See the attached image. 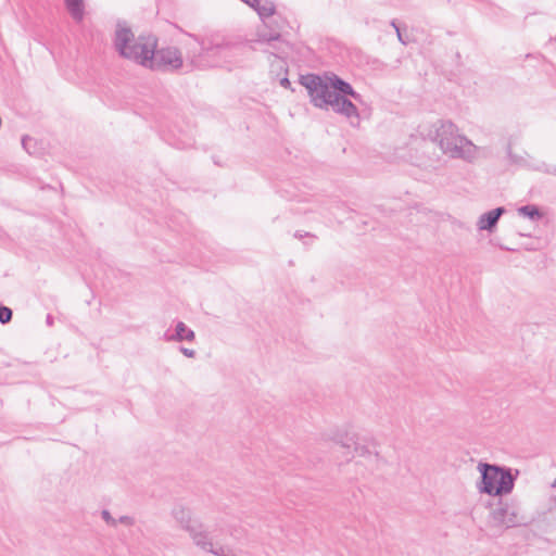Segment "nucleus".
<instances>
[{
    "label": "nucleus",
    "mask_w": 556,
    "mask_h": 556,
    "mask_svg": "<svg viewBox=\"0 0 556 556\" xmlns=\"http://www.w3.org/2000/svg\"><path fill=\"white\" fill-rule=\"evenodd\" d=\"M115 46L122 56L149 67L157 39L151 35H135L127 27L116 30Z\"/></svg>",
    "instance_id": "f257e3e1"
},
{
    "label": "nucleus",
    "mask_w": 556,
    "mask_h": 556,
    "mask_svg": "<svg viewBox=\"0 0 556 556\" xmlns=\"http://www.w3.org/2000/svg\"><path fill=\"white\" fill-rule=\"evenodd\" d=\"M330 78L331 77L321 78L316 75H305L301 78V84L307 89L312 101L318 108L331 105L337 97V94L331 91Z\"/></svg>",
    "instance_id": "f03ea898"
},
{
    "label": "nucleus",
    "mask_w": 556,
    "mask_h": 556,
    "mask_svg": "<svg viewBox=\"0 0 556 556\" xmlns=\"http://www.w3.org/2000/svg\"><path fill=\"white\" fill-rule=\"evenodd\" d=\"M513 486V479L509 473L493 466H485L483 470V491L488 494L497 495L509 492Z\"/></svg>",
    "instance_id": "7ed1b4c3"
},
{
    "label": "nucleus",
    "mask_w": 556,
    "mask_h": 556,
    "mask_svg": "<svg viewBox=\"0 0 556 556\" xmlns=\"http://www.w3.org/2000/svg\"><path fill=\"white\" fill-rule=\"evenodd\" d=\"M182 65V56L176 47L167 46L154 50L149 68L177 70Z\"/></svg>",
    "instance_id": "20e7f679"
},
{
    "label": "nucleus",
    "mask_w": 556,
    "mask_h": 556,
    "mask_svg": "<svg viewBox=\"0 0 556 556\" xmlns=\"http://www.w3.org/2000/svg\"><path fill=\"white\" fill-rule=\"evenodd\" d=\"M330 106H332L337 112L344 113L348 116L356 114V108L354 104L339 96L334 98Z\"/></svg>",
    "instance_id": "39448f33"
},
{
    "label": "nucleus",
    "mask_w": 556,
    "mask_h": 556,
    "mask_svg": "<svg viewBox=\"0 0 556 556\" xmlns=\"http://www.w3.org/2000/svg\"><path fill=\"white\" fill-rule=\"evenodd\" d=\"M65 4L74 20H83L85 13V0H65Z\"/></svg>",
    "instance_id": "423d86ee"
},
{
    "label": "nucleus",
    "mask_w": 556,
    "mask_h": 556,
    "mask_svg": "<svg viewBox=\"0 0 556 556\" xmlns=\"http://www.w3.org/2000/svg\"><path fill=\"white\" fill-rule=\"evenodd\" d=\"M249 5L254 8L262 16H270L275 12L274 4L269 0H252Z\"/></svg>",
    "instance_id": "0eeeda50"
},
{
    "label": "nucleus",
    "mask_w": 556,
    "mask_h": 556,
    "mask_svg": "<svg viewBox=\"0 0 556 556\" xmlns=\"http://www.w3.org/2000/svg\"><path fill=\"white\" fill-rule=\"evenodd\" d=\"M502 208L493 210L489 213H486L484 216H482L479 220V227L481 229H490L492 228L495 223L497 222L498 217L502 214Z\"/></svg>",
    "instance_id": "6e6552de"
},
{
    "label": "nucleus",
    "mask_w": 556,
    "mask_h": 556,
    "mask_svg": "<svg viewBox=\"0 0 556 556\" xmlns=\"http://www.w3.org/2000/svg\"><path fill=\"white\" fill-rule=\"evenodd\" d=\"M330 84H331L332 89H334V90H339L345 94H351L353 97L355 96L352 87L336 76L330 78Z\"/></svg>",
    "instance_id": "1a4fd4ad"
},
{
    "label": "nucleus",
    "mask_w": 556,
    "mask_h": 556,
    "mask_svg": "<svg viewBox=\"0 0 556 556\" xmlns=\"http://www.w3.org/2000/svg\"><path fill=\"white\" fill-rule=\"evenodd\" d=\"M176 333L180 340H191L193 338V332L186 328L182 324L177 326Z\"/></svg>",
    "instance_id": "9d476101"
},
{
    "label": "nucleus",
    "mask_w": 556,
    "mask_h": 556,
    "mask_svg": "<svg viewBox=\"0 0 556 556\" xmlns=\"http://www.w3.org/2000/svg\"><path fill=\"white\" fill-rule=\"evenodd\" d=\"M12 318V311L9 307H0V321L5 324Z\"/></svg>",
    "instance_id": "9b49d317"
},
{
    "label": "nucleus",
    "mask_w": 556,
    "mask_h": 556,
    "mask_svg": "<svg viewBox=\"0 0 556 556\" xmlns=\"http://www.w3.org/2000/svg\"><path fill=\"white\" fill-rule=\"evenodd\" d=\"M521 213L526 214V215H529V216H533L534 214H536V210L534 207H530V206H526V207H522L521 210Z\"/></svg>",
    "instance_id": "f8f14e48"
},
{
    "label": "nucleus",
    "mask_w": 556,
    "mask_h": 556,
    "mask_svg": "<svg viewBox=\"0 0 556 556\" xmlns=\"http://www.w3.org/2000/svg\"><path fill=\"white\" fill-rule=\"evenodd\" d=\"M185 353H186L188 356H193V352H187V351H185Z\"/></svg>",
    "instance_id": "ddd939ff"
}]
</instances>
